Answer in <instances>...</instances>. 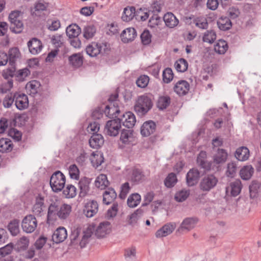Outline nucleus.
I'll use <instances>...</instances> for the list:
<instances>
[{"label": "nucleus", "instance_id": "f257e3e1", "mask_svg": "<svg viewBox=\"0 0 261 261\" xmlns=\"http://www.w3.org/2000/svg\"><path fill=\"white\" fill-rule=\"evenodd\" d=\"M71 206L69 204L62 203L57 198L51 200L47 212V223H50L58 217L60 219H66L70 215Z\"/></svg>", "mask_w": 261, "mask_h": 261}, {"label": "nucleus", "instance_id": "f03ea898", "mask_svg": "<svg viewBox=\"0 0 261 261\" xmlns=\"http://www.w3.org/2000/svg\"><path fill=\"white\" fill-rule=\"evenodd\" d=\"M94 227L89 226L86 230L83 232V236L81 239L79 238V233L77 230H75L70 236V245L77 248L79 246L81 248L84 247L88 243L89 239L93 234Z\"/></svg>", "mask_w": 261, "mask_h": 261}, {"label": "nucleus", "instance_id": "7ed1b4c3", "mask_svg": "<svg viewBox=\"0 0 261 261\" xmlns=\"http://www.w3.org/2000/svg\"><path fill=\"white\" fill-rule=\"evenodd\" d=\"M153 106L151 99L146 95L139 96L134 106V110L140 116H143L152 108Z\"/></svg>", "mask_w": 261, "mask_h": 261}, {"label": "nucleus", "instance_id": "20e7f679", "mask_svg": "<svg viewBox=\"0 0 261 261\" xmlns=\"http://www.w3.org/2000/svg\"><path fill=\"white\" fill-rule=\"evenodd\" d=\"M218 182V178L214 174H207L203 176L199 184V190L207 193L213 189Z\"/></svg>", "mask_w": 261, "mask_h": 261}, {"label": "nucleus", "instance_id": "39448f33", "mask_svg": "<svg viewBox=\"0 0 261 261\" xmlns=\"http://www.w3.org/2000/svg\"><path fill=\"white\" fill-rule=\"evenodd\" d=\"M65 184V177L59 171L55 172L50 179V185L52 190L56 192L61 191Z\"/></svg>", "mask_w": 261, "mask_h": 261}, {"label": "nucleus", "instance_id": "423d86ee", "mask_svg": "<svg viewBox=\"0 0 261 261\" xmlns=\"http://www.w3.org/2000/svg\"><path fill=\"white\" fill-rule=\"evenodd\" d=\"M86 50L87 54L90 56L96 57L100 54H107L109 48L106 43L92 42L87 46Z\"/></svg>", "mask_w": 261, "mask_h": 261}, {"label": "nucleus", "instance_id": "0eeeda50", "mask_svg": "<svg viewBox=\"0 0 261 261\" xmlns=\"http://www.w3.org/2000/svg\"><path fill=\"white\" fill-rule=\"evenodd\" d=\"M38 225V221L36 217L32 215H28L22 219L21 227L22 230L27 233L34 232Z\"/></svg>", "mask_w": 261, "mask_h": 261}, {"label": "nucleus", "instance_id": "6e6552de", "mask_svg": "<svg viewBox=\"0 0 261 261\" xmlns=\"http://www.w3.org/2000/svg\"><path fill=\"white\" fill-rule=\"evenodd\" d=\"M120 127V118L114 119L107 121L105 132L109 136L115 137L118 134Z\"/></svg>", "mask_w": 261, "mask_h": 261}, {"label": "nucleus", "instance_id": "1a4fd4ad", "mask_svg": "<svg viewBox=\"0 0 261 261\" xmlns=\"http://www.w3.org/2000/svg\"><path fill=\"white\" fill-rule=\"evenodd\" d=\"M197 221L198 220L196 218H187L185 219L177 229V232L179 233L188 232L195 227Z\"/></svg>", "mask_w": 261, "mask_h": 261}, {"label": "nucleus", "instance_id": "9d476101", "mask_svg": "<svg viewBox=\"0 0 261 261\" xmlns=\"http://www.w3.org/2000/svg\"><path fill=\"white\" fill-rule=\"evenodd\" d=\"M200 178V172L196 168L191 169L186 175V182L188 186L192 187L196 185Z\"/></svg>", "mask_w": 261, "mask_h": 261}, {"label": "nucleus", "instance_id": "9b49d317", "mask_svg": "<svg viewBox=\"0 0 261 261\" xmlns=\"http://www.w3.org/2000/svg\"><path fill=\"white\" fill-rule=\"evenodd\" d=\"M98 205L94 200L88 202L85 205L83 212L87 217L91 218L98 212Z\"/></svg>", "mask_w": 261, "mask_h": 261}, {"label": "nucleus", "instance_id": "f8f14e48", "mask_svg": "<svg viewBox=\"0 0 261 261\" xmlns=\"http://www.w3.org/2000/svg\"><path fill=\"white\" fill-rule=\"evenodd\" d=\"M120 120V123H122L127 128H132L136 122L135 116L130 112H127L124 114Z\"/></svg>", "mask_w": 261, "mask_h": 261}, {"label": "nucleus", "instance_id": "ddd939ff", "mask_svg": "<svg viewBox=\"0 0 261 261\" xmlns=\"http://www.w3.org/2000/svg\"><path fill=\"white\" fill-rule=\"evenodd\" d=\"M111 231L110 223L109 222H103L99 224L95 230V235L97 238H103Z\"/></svg>", "mask_w": 261, "mask_h": 261}, {"label": "nucleus", "instance_id": "4468645a", "mask_svg": "<svg viewBox=\"0 0 261 261\" xmlns=\"http://www.w3.org/2000/svg\"><path fill=\"white\" fill-rule=\"evenodd\" d=\"M156 129V124L152 121L144 122L141 127V134L144 137H148L152 134Z\"/></svg>", "mask_w": 261, "mask_h": 261}, {"label": "nucleus", "instance_id": "2eb2a0df", "mask_svg": "<svg viewBox=\"0 0 261 261\" xmlns=\"http://www.w3.org/2000/svg\"><path fill=\"white\" fill-rule=\"evenodd\" d=\"M28 46L30 52L33 55L39 54L42 48V44L40 40L36 38H33L28 42Z\"/></svg>", "mask_w": 261, "mask_h": 261}, {"label": "nucleus", "instance_id": "dca6fc26", "mask_svg": "<svg viewBox=\"0 0 261 261\" xmlns=\"http://www.w3.org/2000/svg\"><path fill=\"white\" fill-rule=\"evenodd\" d=\"M175 227L176 225L175 223H170L165 224L156 232L155 236L157 238L166 237L171 234L175 229Z\"/></svg>", "mask_w": 261, "mask_h": 261}, {"label": "nucleus", "instance_id": "f3484780", "mask_svg": "<svg viewBox=\"0 0 261 261\" xmlns=\"http://www.w3.org/2000/svg\"><path fill=\"white\" fill-rule=\"evenodd\" d=\"M137 36V32L134 28H128L123 30L121 34V40L124 43L132 41Z\"/></svg>", "mask_w": 261, "mask_h": 261}, {"label": "nucleus", "instance_id": "a211bd4d", "mask_svg": "<svg viewBox=\"0 0 261 261\" xmlns=\"http://www.w3.org/2000/svg\"><path fill=\"white\" fill-rule=\"evenodd\" d=\"M67 237V233L66 229L64 227L57 228L52 236V240L56 243H59L63 242Z\"/></svg>", "mask_w": 261, "mask_h": 261}, {"label": "nucleus", "instance_id": "6ab92c4d", "mask_svg": "<svg viewBox=\"0 0 261 261\" xmlns=\"http://www.w3.org/2000/svg\"><path fill=\"white\" fill-rule=\"evenodd\" d=\"M189 89V84L184 80L178 81L174 87V91L179 95H186Z\"/></svg>", "mask_w": 261, "mask_h": 261}, {"label": "nucleus", "instance_id": "aec40b11", "mask_svg": "<svg viewBox=\"0 0 261 261\" xmlns=\"http://www.w3.org/2000/svg\"><path fill=\"white\" fill-rule=\"evenodd\" d=\"M44 198L41 195H39L36 198L35 203L33 207V212L36 216H41L43 212V208L44 206Z\"/></svg>", "mask_w": 261, "mask_h": 261}, {"label": "nucleus", "instance_id": "412c9836", "mask_svg": "<svg viewBox=\"0 0 261 261\" xmlns=\"http://www.w3.org/2000/svg\"><path fill=\"white\" fill-rule=\"evenodd\" d=\"M89 143L92 148H98L103 144L104 139L101 135L94 133L89 139Z\"/></svg>", "mask_w": 261, "mask_h": 261}, {"label": "nucleus", "instance_id": "4be33fe9", "mask_svg": "<svg viewBox=\"0 0 261 261\" xmlns=\"http://www.w3.org/2000/svg\"><path fill=\"white\" fill-rule=\"evenodd\" d=\"M15 97V106L19 110H24L28 106L29 102L28 97L26 95L19 94L18 96L14 95Z\"/></svg>", "mask_w": 261, "mask_h": 261}, {"label": "nucleus", "instance_id": "5701e85b", "mask_svg": "<svg viewBox=\"0 0 261 261\" xmlns=\"http://www.w3.org/2000/svg\"><path fill=\"white\" fill-rule=\"evenodd\" d=\"M117 197V194L113 188H108L103 193L102 202L108 205L112 203Z\"/></svg>", "mask_w": 261, "mask_h": 261}, {"label": "nucleus", "instance_id": "b1692460", "mask_svg": "<svg viewBox=\"0 0 261 261\" xmlns=\"http://www.w3.org/2000/svg\"><path fill=\"white\" fill-rule=\"evenodd\" d=\"M166 25L170 28L176 27L178 23V20L171 12L165 14L163 17Z\"/></svg>", "mask_w": 261, "mask_h": 261}, {"label": "nucleus", "instance_id": "393cba45", "mask_svg": "<svg viewBox=\"0 0 261 261\" xmlns=\"http://www.w3.org/2000/svg\"><path fill=\"white\" fill-rule=\"evenodd\" d=\"M249 155V150L246 147H239L236 150L235 152V157L240 161L247 160Z\"/></svg>", "mask_w": 261, "mask_h": 261}, {"label": "nucleus", "instance_id": "a878e982", "mask_svg": "<svg viewBox=\"0 0 261 261\" xmlns=\"http://www.w3.org/2000/svg\"><path fill=\"white\" fill-rule=\"evenodd\" d=\"M40 85L39 82L36 80H33L28 83L25 88L29 94L32 96H34L37 93Z\"/></svg>", "mask_w": 261, "mask_h": 261}, {"label": "nucleus", "instance_id": "bb28decb", "mask_svg": "<svg viewBox=\"0 0 261 261\" xmlns=\"http://www.w3.org/2000/svg\"><path fill=\"white\" fill-rule=\"evenodd\" d=\"M206 154L204 151H201L197 158V163L201 168L206 170H210L211 164L206 160Z\"/></svg>", "mask_w": 261, "mask_h": 261}, {"label": "nucleus", "instance_id": "cd10ccee", "mask_svg": "<svg viewBox=\"0 0 261 261\" xmlns=\"http://www.w3.org/2000/svg\"><path fill=\"white\" fill-rule=\"evenodd\" d=\"M228 154L223 149H219L217 153L214 156V162L216 164L225 163L227 159Z\"/></svg>", "mask_w": 261, "mask_h": 261}, {"label": "nucleus", "instance_id": "c85d7f7f", "mask_svg": "<svg viewBox=\"0 0 261 261\" xmlns=\"http://www.w3.org/2000/svg\"><path fill=\"white\" fill-rule=\"evenodd\" d=\"M90 161L95 168H97L103 162L104 158L102 153L100 152H93L90 157Z\"/></svg>", "mask_w": 261, "mask_h": 261}, {"label": "nucleus", "instance_id": "c756f323", "mask_svg": "<svg viewBox=\"0 0 261 261\" xmlns=\"http://www.w3.org/2000/svg\"><path fill=\"white\" fill-rule=\"evenodd\" d=\"M90 181L87 178H84L81 179L79 182V186L80 189V196L84 197L89 192V185Z\"/></svg>", "mask_w": 261, "mask_h": 261}, {"label": "nucleus", "instance_id": "7c9ffc66", "mask_svg": "<svg viewBox=\"0 0 261 261\" xmlns=\"http://www.w3.org/2000/svg\"><path fill=\"white\" fill-rule=\"evenodd\" d=\"M217 25L221 30L227 31L231 28L232 23L229 18L221 17L218 20Z\"/></svg>", "mask_w": 261, "mask_h": 261}, {"label": "nucleus", "instance_id": "2f4dec72", "mask_svg": "<svg viewBox=\"0 0 261 261\" xmlns=\"http://www.w3.org/2000/svg\"><path fill=\"white\" fill-rule=\"evenodd\" d=\"M70 64L74 68L80 67L83 64V57L80 54H74L69 57Z\"/></svg>", "mask_w": 261, "mask_h": 261}, {"label": "nucleus", "instance_id": "473e14b6", "mask_svg": "<svg viewBox=\"0 0 261 261\" xmlns=\"http://www.w3.org/2000/svg\"><path fill=\"white\" fill-rule=\"evenodd\" d=\"M118 105L113 103V105H107L104 110L105 115L109 117H117V114L120 113V110L118 109Z\"/></svg>", "mask_w": 261, "mask_h": 261}, {"label": "nucleus", "instance_id": "72a5a7b5", "mask_svg": "<svg viewBox=\"0 0 261 261\" xmlns=\"http://www.w3.org/2000/svg\"><path fill=\"white\" fill-rule=\"evenodd\" d=\"M12 143L11 141L7 138L0 139V151L2 152H10L12 149Z\"/></svg>", "mask_w": 261, "mask_h": 261}, {"label": "nucleus", "instance_id": "f704fd0d", "mask_svg": "<svg viewBox=\"0 0 261 261\" xmlns=\"http://www.w3.org/2000/svg\"><path fill=\"white\" fill-rule=\"evenodd\" d=\"M241 181L239 179L236 180L230 184V190L232 196H236L238 195L242 189Z\"/></svg>", "mask_w": 261, "mask_h": 261}, {"label": "nucleus", "instance_id": "c9c22d12", "mask_svg": "<svg viewBox=\"0 0 261 261\" xmlns=\"http://www.w3.org/2000/svg\"><path fill=\"white\" fill-rule=\"evenodd\" d=\"M254 172V169L251 166H244L240 171L241 177L244 180L249 179Z\"/></svg>", "mask_w": 261, "mask_h": 261}, {"label": "nucleus", "instance_id": "e433bc0d", "mask_svg": "<svg viewBox=\"0 0 261 261\" xmlns=\"http://www.w3.org/2000/svg\"><path fill=\"white\" fill-rule=\"evenodd\" d=\"M136 9L134 7L125 8L123 11L122 19L125 21L131 20L134 16H136Z\"/></svg>", "mask_w": 261, "mask_h": 261}, {"label": "nucleus", "instance_id": "4c0bfd02", "mask_svg": "<svg viewBox=\"0 0 261 261\" xmlns=\"http://www.w3.org/2000/svg\"><path fill=\"white\" fill-rule=\"evenodd\" d=\"M171 99L168 96H162L159 97L156 106L161 110L166 109L170 104Z\"/></svg>", "mask_w": 261, "mask_h": 261}, {"label": "nucleus", "instance_id": "58836bf2", "mask_svg": "<svg viewBox=\"0 0 261 261\" xmlns=\"http://www.w3.org/2000/svg\"><path fill=\"white\" fill-rule=\"evenodd\" d=\"M261 184L255 180L252 181L251 185L249 186V191L250 197L254 198L258 195V193L260 192Z\"/></svg>", "mask_w": 261, "mask_h": 261}, {"label": "nucleus", "instance_id": "ea45409f", "mask_svg": "<svg viewBox=\"0 0 261 261\" xmlns=\"http://www.w3.org/2000/svg\"><path fill=\"white\" fill-rule=\"evenodd\" d=\"M81 32V29L76 24L70 25L67 28L66 33L69 38L77 37Z\"/></svg>", "mask_w": 261, "mask_h": 261}, {"label": "nucleus", "instance_id": "a19ab883", "mask_svg": "<svg viewBox=\"0 0 261 261\" xmlns=\"http://www.w3.org/2000/svg\"><path fill=\"white\" fill-rule=\"evenodd\" d=\"M20 57V53L19 49L16 48H11L9 51V63L11 66H13L15 62Z\"/></svg>", "mask_w": 261, "mask_h": 261}, {"label": "nucleus", "instance_id": "79ce46f5", "mask_svg": "<svg viewBox=\"0 0 261 261\" xmlns=\"http://www.w3.org/2000/svg\"><path fill=\"white\" fill-rule=\"evenodd\" d=\"M109 182L106 175L101 174L96 179L95 185L96 187L101 189H105L109 185Z\"/></svg>", "mask_w": 261, "mask_h": 261}, {"label": "nucleus", "instance_id": "37998d69", "mask_svg": "<svg viewBox=\"0 0 261 261\" xmlns=\"http://www.w3.org/2000/svg\"><path fill=\"white\" fill-rule=\"evenodd\" d=\"M177 182L176 174L174 173H169L164 180L165 186L168 188L173 187Z\"/></svg>", "mask_w": 261, "mask_h": 261}, {"label": "nucleus", "instance_id": "c03bdc74", "mask_svg": "<svg viewBox=\"0 0 261 261\" xmlns=\"http://www.w3.org/2000/svg\"><path fill=\"white\" fill-rule=\"evenodd\" d=\"M141 196L138 193L132 194L127 199V204L130 207L137 206L140 202Z\"/></svg>", "mask_w": 261, "mask_h": 261}, {"label": "nucleus", "instance_id": "a18cd8bd", "mask_svg": "<svg viewBox=\"0 0 261 261\" xmlns=\"http://www.w3.org/2000/svg\"><path fill=\"white\" fill-rule=\"evenodd\" d=\"M63 194L67 198H73L76 195V188L72 185H67L63 190Z\"/></svg>", "mask_w": 261, "mask_h": 261}, {"label": "nucleus", "instance_id": "49530a36", "mask_svg": "<svg viewBox=\"0 0 261 261\" xmlns=\"http://www.w3.org/2000/svg\"><path fill=\"white\" fill-rule=\"evenodd\" d=\"M227 49V43L225 41L223 40H219L214 47L215 51L218 53L220 54H224Z\"/></svg>", "mask_w": 261, "mask_h": 261}, {"label": "nucleus", "instance_id": "de8ad7c7", "mask_svg": "<svg viewBox=\"0 0 261 261\" xmlns=\"http://www.w3.org/2000/svg\"><path fill=\"white\" fill-rule=\"evenodd\" d=\"M216 39V33L213 30H208L204 33L202 38V40L203 42L212 44Z\"/></svg>", "mask_w": 261, "mask_h": 261}, {"label": "nucleus", "instance_id": "09e8293b", "mask_svg": "<svg viewBox=\"0 0 261 261\" xmlns=\"http://www.w3.org/2000/svg\"><path fill=\"white\" fill-rule=\"evenodd\" d=\"M174 66L177 71L184 72L187 70L188 64L185 59L181 58L175 63Z\"/></svg>", "mask_w": 261, "mask_h": 261}, {"label": "nucleus", "instance_id": "8fccbe9b", "mask_svg": "<svg viewBox=\"0 0 261 261\" xmlns=\"http://www.w3.org/2000/svg\"><path fill=\"white\" fill-rule=\"evenodd\" d=\"M238 166L235 162L232 161L227 164L226 174L227 176L233 177L236 174Z\"/></svg>", "mask_w": 261, "mask_h": 261}, {"label": "nucleus", "instance_id": "3c124183", "mask_svg": "<svg viewBox=\"0 0 261 261\" xmlns=\"http://www.w3.org/2000/svg\"><path fill=\"white\" fill-rule=\"evenodd\" d=\"M23 27L22 21L20 20H17L10 23V29L12 32L18 34L22 32Z\"/></svg>", "mask_w": 261, "mask_h": 261}, {"label": "nucleus", "instance_id": "603ef678", "mask_svg": "<svg viewBox=\"0 0 261 261\" xmlns=\"http://www.w3.org/2000/svg\"><path fill=\"white\" fill-rule=\"evenodd\" d=\"M23 27L22 21L20 20H17L10 23V29L12 32L18 34L22 32Z\"/></svg>", "mask_w": 261, "mask_h": 261}, {"label": "nucleus", "instance_id": "864d4df0", "mask_svg": "<svg viewBox=\"0 0 261 261\" xmlns=\"http://www.w3.org/2000/svg\"><path fill=\"white\" fill-rule=\"evenodd\" d=\"M19 220H14L8 225V227L11 233L13 236L17 235L19 232Z\"/></svg>", "mask_w": 261, "mask_h": 261}, {"label": "nucleus", "instance_id": "5fc2aeb1", "mask_svg": "<svg viewBox=\"0 0 261 261\" xmlns=\"http://www.w3.org/2000/svg\"><path fill=\"white\" fill-rule=\"evenodd\" d=\"M133 137V130L130 129H123L120 134V139L122 143L125 144L130 141Z\"/></svg>", "mask_w": 261, "mask_h": 261}, {"label": "nucleus", "instance_id": "6e6d98bb", "mask_svg": "<svg viewBox=\"0 0 261 261\" xmlns=\"http://www.w3.org/2000/svg\"><path fill=\"white\" fill-rule=\"evenodd\" d=\"M96 33V28L93 25H88L84 29V37L87 39L92 38Z\"/></svg>", "mask_w": 261, "mask_h": 261}, {"label": "nucleus", "instance_id": "4d7b16f0", "mask_svg": "<svg viewBox=\"0 0 261 261\" xmlns=\"http://www.w3.org/2000/svg\"><path fill=\"white\" fill-rule=\"evenodd\" d=\"M189 194V190H182L175 194L174 198L178 202H182L187 199Z\"/></svg>", "mask_w": 261, "mask_h": 261}, {"label": "nucleus", "instance_id": "13d9d810", "mask_svg": "<svg viewBox=\"0 0 261 261\" xmlns=\"http://www.w3.org/2000/svg\"><path fill=\"white\" fill-rule=\"evenodd\" d=\"M48 7V4L38 2L35 4V11L32 12V15H37L39 12L43 11L46 9Z\"/></svg>", "mask_w": 261, "mask_h": 261}, {"label": "nucleus", "instance_id": "bf43d9fd", "mask_svg": "<svg viewBox=\"0 0 261 261\" xmlns=\"http://www.w3.org/2000/svg\"><path fill=\"white\" fill-rule=\"evenodd\" d=\"M173 78L172 70L170 68H166L163 73V80L165 83H169Z\"/></svg>", "mask_w": 261, "mask_h": 261}, {"label": "nucleus", "instance_id": "052dcab7", "mask_svg": "<svg viewBox=\"0 0 261 261\" xmlns=\"http://www.w3.org/2000/svg\"><path fill=\"white\" fill-rule=\"evenodd\" d=\"M143 213L141 209H138L134 213L128 216L129 220L128 222L129 224H133L135 223L138 218L140 217Z\"/></svg>", "mask_w": 261, "mask_h": 261}, {"label": "nucleus", "instance_id": "680f3d73", "mask_svg": "<svg viewBox=\"0 0 261 261\" xmlns=\"http://www.w3.org/2000/svg\"><path fill=\"white\" fill-rule=\"evenodd\" d=\"M69 174L71 178L78 179L79 178V170L75 164L71 165L69 168Z\"/></svg>", "mask_w": 261, "mask_h": 261}, {"label": "nucleus", "instance_id": "e2e57ef3", "mask_svg": "<svg viewBox=\"0 0 261 261\" xmlns=\"http://www.w3.org/2000/svg\"><path fill=\"white\" fill-rule=\"evenodd\" d=\"M30 74V71L27 68H23L18 70L16 73L17 80L23 81L25 78Z\"/></svg>", "mask_w": 261, "mask_h": 261}, {"label": "nucleus", "instance_id": "0e129e2a", "mask_svg": "<svg viewBox=\"0 0 261 261\" xmlns=\"http://www.w3.org/2000/svg\"><path fill=\"white\" fill-rule=\"evenodd\" d=\"M149 81V79L148 76L142 75L136 81V84L137 86L140 88H145L147 86Z\"/></svg>", "mask_w": 261, "mask_h": 261}, {"label": "nucleus", "instance_id": "69168bd1", "mask_svg": "<svg viewBox=\"0 0 261 261\" xmlns=\"http://www.w3.org/2000/svg\"><path fill=\"white\" fill-rule=\"evenodd\" d=\"M149 15L147 10L144 11L142 8L138 10L136 13V19H140L142 21L146 20L148 18Z\"/></svg>", "mask_w": 261, "mask_h": 261}, {"label": "nucleus", "instance_id": "338daca9", "mask_svg": "<svg viewBox=\"0 0 261 261\" xmlns=\"http://www.w3.org/2000/svg\"><path fill=\"white\" fill-rule=\"evenodd\" d=\"M51 42L56 47H59L62 46L63 43V37L60 34H56L54 35L51 38Z\"/></svg>", "mask_w": 261, "mask_h": 261}, {"label": "nucleus", "instance_id": "774afa93", "mask_svg": "<svg viewBox=\"0 0 261 261\" xmlns=\"http://www.w3.org/2000/svg\"><path fill=\"white\" fill-rule=\"evenodd\" d=\"M13 249V245L12 243H9L5 246L0 248V254L5 256L11 253Z\"/></svg>", "mask_w": 261, "mask_h": 261}]
</instances>
